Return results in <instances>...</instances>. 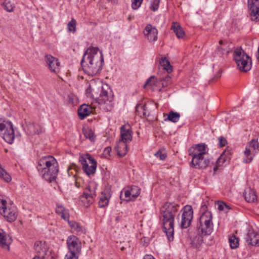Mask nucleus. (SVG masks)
<instances>
[{"label":"nucleus","instance_id":"obj_41","mask_svg":"<svg viewBox=\"0 0 259 259\" xmlns=\"http://www.w3.org/2000/svg\"><path fill=\"white\" fill-rule=\"evenodd\" d=\"M160 0H151L149 8L151 10L155 12L159 8Z\"/></svg>","mask_w":259,"mask_h":259},{"label":"nucleus","instance_id":"obj_20","mask_svg":"<svg viewBox=\"0 0 259 259\" xmlns=\"http://www.w3.org/2000/svg\"><path fill=\"white\" fill-rule=\"evenodd\" d=\"M34 249L37 254L35 256L41 257H45L48 250V247L46 243L42 241L35 242Z\"/></svg>","mask_w":259,"mask_h":259},{"label":"nucleus","instance_id":"obj_9","mask_svg":"<svg viewBox=\"0 0 259 259\" xmlns=\"http://www.w3.org/2000/svg\"><path fill=\"white\" fill-rule=\"evenodd\" d=\"M79 161L82 166V169L85 174L88 175H94L97 168V161L89 154L81 156Z\"/></svg>","mask_w":259,"mask_h":259},{"label":"nucleus","instance_id":"obj_51","mask_svg":"<svg viewBox=\"0 0 259 259\" xmlns=\"http://www.w3.org/2000/svg\"><path fill=\"white\" fill-rule=\"evenodd\" d=\"M143 259H155V258L152 255L147 254L144 257Z\"/></svg>","mask_w":259,"mask_h":259},{"label":"nucleus","instance_id":"obj_11","mask_svg":"<svg viewBox=\"0 0 259 259\" xmlns=\"http://www.w3.org/2000/svg\"><path fill=\"white\" fill-rule=\"evenodd\" d=\"M140 188L137 186L128 187L120 192V199L126 201L134 200L140 195Z\"/></svg>","mask_w":259,"mask_h":259},{"label":"nucleus","instance_id":"obj_28","mask_svg":"<svg viewBox=\"0 0 259 259\" xmlns=\"http://www.w3.org/2000/svg\"><path fill=\"white\" fill-rule=\"evenodd\" d=\"M71 228L72 232L76 233L78 234H81L84 232V229L78 223L74 221H67Z\"/></svg>","mask_w":259,"mask_h":259},{"label":"nucleus","instance_id":"obj_18","mask_svg":"<svg viewBox=\"0 0 259 259\" xmlns=\"http://www.w3.org/2000/svg\"><path fill=\"white\" fill-rule=\"evenodd\" d=\"M144 34L150 42H154L157 39L158 30L151 24H148L144 30Z\"/></svg>","mask_w":259,"mask_h":259},{"label":"nucleus","instance_id":"obj_12","mask_svg":"<svg viewBox=\"0 0 259 259\" xmlns=\"http://www.w3.org/2000/svg\"><path fill=\"white\" fill-rule=\"evenodd\" d=\"M0 135L8 143L12 144L15 138L14 131L11 122H9L8 126L4 123H0Z\"/></svg>","mask_w":259,"mask_h":259},{"label":"nucleus","instance_id":"obj_35","mask_svg":"<svg viewBox=\"0 0 259 259\" xmlns=\"http://www.w3.org/2000/svg\"><path fill=\"white\" fill-rule=\"evenodd\" d=\"M82 132L86 138L89 139L91 141H95V137L94 136V133L91 128L89 127L83 128L82 130Z\"/></svg>","mask_w":259,"mask_h":259},{"label":"nucleus","instance_id":"obj_25","mask_svg":"<svg viewBox=\"0 0 259 259\" xmlns=\"http://www.w3.org/2000/svg\"><path fill=\"white\" fill-rule=\"evenodd\" d=\"M11 243V239L7 236L3 230L0 229V245L3 248L9 249V245Z\"/></svg>","mask_w":259,"mask_h":259},{"label":"nucleus","instance_id":"obj_43","mask_svg":"<svg viewBox=\"0 0 259 259\" xmlns=\"http://www.w3.org/2000/svg\"><path fill=\"white\" fill-rule=\"evenodd\" d=\"M156 83V78L154 76H152L150 77L146 81V83H145L144 87L147 85H150L152 86L155 85Z\"/></svg>","mask_w":259,"mask_h":259},{"label":"nucleus","instance_id":"obj_31","mask_svg":"<svg viewBox=\"0 0 259 259\" xmlns=\"http://www.w3.org/2000/svg\"><path fill=\"white\" fill-rule=\"evenodd\" d=\"M166 115L167 118L165 119V121L168 120L172 122H177L180 118V114L178 112L171 111L168 114L164 115Z\"/></svg>","mask_w":259,"mask_h":259},{"label":"nucleus","instance_id":"obj_21","mask_svg":"<svg viewBox=\"0 0 259 259\" xmlns=\"http://www.w3.org/2000/svg\"><path fill=\"white\" fill-rule=\"evenodd\" d=\"M245 240L248 245L259 246V234L253 231H249L246 234Z\"/></svg>","mask_w":259,"mask_h":259},{"label":"nucleus","instance_id":"obj_52","mask_svg":"<svg viewBox=\"0 0 259 259\" xmlns=\"http://www.w3.org/2000/svg\"><path fill=\"white\" fill-rule=\"evenodd\" d=\"M6 9L8 12H11L12 11H13V8L11 7V6L10 7V8H8L6 6Z\"/></svg>","mask_w":259,"mask_h":259},{"label":"nucleus","instance_id":"obj_6","mask_svg":"<svg viewBox=\"0 0 259 259\" xmlns=\"http://www.w3.org/2000/svg\"><path fill=\"white\" fill-rule=\"evenodd\" d=\"M233 57L240 71L246 72L251 69V58L241 47H237L234 49Z\"/></svg>","mask_w":259,"mask_h":259},{"label":"nucleus","instance_id":"obj_42","mask_svg":"<svg viewBox=\"0 0 259 259\" xmlns=\"http://www.w3.org/2000/svg\"><path fill=\"white\" fill-rule=\"evenodd\" d=\"M143 0H132V7L134 10L138 9L141 5Z\"/></svg>","mask_w":259,"mask_h":259},{"label":"nucleus","instance_id":"obj_36","mask_svg":"<svg viewBox=\"0 0 259 259\" xmlns=\"http://www.w3.org/2000/svg\"><path fill=\"white\" fill-rule=\"evenodd\" d=\"M28 131L31 134H38L41 131V127L38 124L30 123L28 126Z\"/></svg>","mask_w":259,"mask_h":259},{"label":"nucleus","instance_id":"obj_27","mask_svg":"<svg viewBox=\"0 0 259 259\" xmlns=\"http://www.w3.org/2000/svg\"><path fill=\"white\" fill-rule=\"evenodd\" d=\"M126 143L118 141L115 147L116 149L117 154L120 156H124L127 152V145Z\"/></svg>","mask_w":259,"mask_h":259},{"label":"nucleus","instance_id":"obj_2","mask_svg":"<svg viewBox=\"0 0 259 259\" xmlns=\"http://www.w3.org/2000/svg\"><path fill=\"white\" fill-rule=\"evenodd\" d=\"M103 62L102 51L97 47H90L84 53L80 63L84 71L94 75L101 70Z\"/></svg>","mask_w":259,"mask_h":259},{"label":"nucleus","instance_id":"obj_4","mask_svg":"<svg viewBox=\"0 0 259 259\" xmlns=\"http://www.w3.org/2000/svg\"><path fill=\"white\" fill-rule=\"evenodd\" d=\"M37 169L42 177L50 183L56 180L59 172L58 162L51 155L40 158L38 160Z\"/></svg>","mask_w":259,"mask_h":259},{"label":"nucleus","instance_id":"obj_30","mask_svg":"<svg viewBox=\"0 0 259 259\" xmlns=\"http://www.w3.org/2000/svg\"><path fill=\"white\" fill-rule=\"evenodd\" d=\"M110 196L111 195L108 192H102L99 201V207H104L106 206L108 204L109 199H110Z\"/></svg>","mask_w":259,"mask_h":259},{"label":"nucleus","instance_id":"obj_3","mask_svg":"<svg viewBox=\"0 0 259 259\" xmlns=\"http://www.w3.org/2000/svg\"><path fill=\"white\" fill-rule=\"evenodd\" d=\"M179 207L175 203L166 202L160 208L163 231L170 241L174 239V218Z\"/></svg>","mask_w":259,"mask_h":259},{"label":"nucleus","instance_id":"obj_1","mask_svg":"<svg viewBox=\"0 0 259 259\" xmlns=\"http://www.w3.org/2000/svg\"><path fill=\"white\" fill-rule=\"evenodd\" d=\"M88 84L87 97L95 99L106 111H110L113 107V95L110 89L107 85L102 86L100 82L94 79L89 81Z\"/></svg>","mask_w":259,"mask_h":259},{"label":"nucleus","instance_id":"obj_32","mask_svg":"<svg viewBox=\"0 0 259 259\" xmlns=\"http://www.w3.org/2000/svg\"><path fill=\"white\" fill-rule=\"evenodd\" d=\"M172 29H173L174 32L178 38H182L184 36L185 32L181 26L177 22L173 23Z\"/></svg>","mask_w":259,"mask_h":259},{"label":"nucleus","instance_id":"obj_45","mask_svg":"<svg viewBox=\"0 0 259 259\" xmlns=\"http://www.w3.org/2000/svg\"><path fill=\"white\" fill-rule=\"evenodd\" d=\"M230 154V152L229 150H225L223 153L221 155V156L220 157V158L218 159L217 161V163L219 164L222 160L224 161L225 160V156H227Z\"/></svg>","mask_w":259,"mask_h":259},{"label":"nucleus","instance_id":"obj_26","mask_svg":"<svg viewBox=\"0 0 259 259\" xmlns=\"http://www.w3.org/2000/svg\"><path fill=\"white\" fill-rule=\"evenodd\" d=\"M197 234L193 238L191 242L192 245L195 247H198L201 245L204 241V237L206 235L202 234L201 232H198V229L196 230Z\"/></svg>","mask_w":259,"mask_h":259},{"label":"nucleus","instance_id":"obj_47","mask_svg":"<svg viewBox=\"0 0 259 259\" xmlns=\"http://www.w3.org/2000/svg\"><path fill=\"white\" fill-rule=\"evenodd\" d=\"M79 255L73 254V253H67L65 255V259H78Z\"/></svg>","mask_w":259,"mask_h":259},{"label":"nucleus","instance_id":"obj_22","mask_svg":"<svg viewBox=\"0 0 259 259\" xmlns=\"http://www.w3.org/2000/svg\"><path fill=\"white\" fill-rule=\"evenodd\" d=\"M244 196L245 200L248 202H254L257 201L256 193L250 188H247L245 190Z\"/></svg>","mask_w":259,"mask_h":259},{"label":"nucleus","instance_id":"obj_40","mask_svg":"<svg viewBox=\"0 0 259 259\" xmlns=\"http://www.w3.org/2000/svg\"><path fill=\"white\" fill-rule=\"evenodd\" d=\"M136 113L140 117H145L146 115L145 106L142 104L136 106Z\"/></svg>","mask_w":259,"mask_h":259},{"label":"nucleus","instance_id":"obj_48","mask_svg":"<svg viewBox=\"0 0 259 259\" xmlns=\"http://www.w3.org/2000/svg\"><path fill=\"white\" fill-rule=\"evenodd\" d=\"M229 209V207L223 202H220L218 203V209L220 210H224L225 208Z\"/></svg>","mask_w":259,"mask_h":259},{"label":"nucleus","instance_id":"obj_56","mask_svg":"<svg viewBox=\"0 0 259 259\" xmlns=\"http://www.w3.org/2000/svg\"><path fill=\"white\" fill-rule=\"evenodd\" d=\"M132 19V17L131 15H129L128 17V20L130 21Z\"/></svg>","mask_w":259,"mask_h":259},{"label":"nucleus","instance_id":"obj_14","mask_svg":"<svg viewBox=\"0 0 259 259\" xmlns=\"http://www.w3.org/2000/svg\"><path fill=\"white\" fill-rule=\"evenodd\" d=\"M182 211L183 212L180 225L182 228H187L190 226L193 217V209L191 206L186 205Z\"/></svg>","mask_w":259,"mask_h":259},{"label":"nucleus","instance_id":"obj_33","mask_svg":"<svg viewBox=\"0 0 259 259\" xmlns=\"http://www.w3.org/2000/svg\"><path fill=\"white\" fill-rule=\"evenodd\" d=\"M219 44L220 46L218 47L217 49V51L219 56H223L225 54H227L229 53L230 49L227 48V47L224 45L223 40H220Z\"/></svg>","mask_w":259,"mask_h":259},{"label":"nucleus","instance_id":"obj_37","mask_svg":"<svg viewBox=\"0 0 259 259\" xmlns=\"http://www.w3.org/2000/svg\"><path fill=\"white\" fill-rule=\"evenodd\" d=\"M76 21L74 18H72L71 20L67 24V28L68 31L72 33H75L76 31Z\"/></svg>","mask_w":259,"mask_h":259},{"label":"nucleus","instance_id":"obj_49","mask_svg":"<svg viewBox=\"0 0 259 259\" xmlns=\"http://www.w3.org/2000/svg\"><path fill=\"white\" fill-rule=\"evenodd\" d=\"M75 98V97L73 95H69L67 97L68 102L72 105L74 104Z\"/></svg>","mask_w":259,"mask_h":259},{"label":"nucleus","instance_id":"obj_38","mask_svg":"<svg viewBox=\"0 0 259 259\" xmlns=\"http://www.w3.org/2000/svg\"><path fill=\"white\" fill-rule=\"evenodd\" d=\"M230 245L231 248L235 249L239 246V239L234 235L230 236L229 239Z\"/></svg>","mask_w":259,"mask_h":259},{"label":"nucleus","instance_id":"obj_15","mask_svg":"<svg viewBox=\"0 0 259 259\" xmlns=\"http://www.w3.org/2000/svg\"><path fill=\"white\" fill-rule=\"evenodd\" d=\"M251 148L253 150L258 149L259 150V142L255 140H252L251 142L248 143L244 152V158L243 162L249 163L253 159V155L251 152Z\"/></svg>","mask_w":259,"mask_h":259},{"label":"nucleus","instance_id":"obj_44","mask_svg":"<svg viewBox=\"0 0 259 259\" xmlns=\"http://www.w3.org/2000/svg\"><path fill=\"white\" fill-rule=\"evenodd\" d=\"M154 155L161 160H164L166 157V154L165 153H162L160 150H158Z\"/></svg>","mask_w":259,"mask_h":259},{"label":"nucleus","instance_id":"obj_57","mask_svg":"<svg viewBox=\"0 0 259 259\" xmlns=\"http://www.w3.org/2000/svg\"><path fill=\"white\" fill-rule=\"evenodd\" d=\"M123 249H124V247H122L121 250H123Z\"/></svg>","mask_w":259,"mask_h":259},{"label":"nucleus","instance_id":"obj_10","mask_svg":"<svg viewBox=\"0 0 259 259\" xmlns=\"http://www.w3.org/2000/svg\"><path fill=\"white\" fill-rule=\"evenodd\" d=\"M95 196L94 189H92L91 186H87L79 197L80 204L85 207H88L94 202Z\"/></svg>","mask_w":259,"mask_h":259},{"label":"nucleus","instance_id":"obj_39","mask_svg":"<svg viewBox=\"0 0 259 259\" xmlns=\"http://www.w3.org/2000/svg\"><path fill=\"white\" fill-rule=\"evenodd\" d=\"M0 178L5 181L9 182L11 180V177L9 174L5 170L0 164Z\"/></svg>","mask_w":259,"mask_h":259},{"label":"nucleus","instance_id":"obj_23","mask_svg":"<svg viewBox=\"0 0 259 259\" xmlns=\"http://www.w3.org/2000/svg\"><path fill=\"white\" fill-rule=\"evenodd\" d=\"M91 106L86 105H82L78 109V114L80 119H84L86 116H89L92 112Z\"/></svg>","mask_w":259,"mask_h":259},{"label":"nucleus","instance_id":"obj_50","mask_svg":"<svg viewBox=\"0 0 259 259\" xmlns=\"http://www.w3.org/2000/svg\"><path fill=\"white\" fill-rule=\"evenodd\" d=\"M170 81V77L169 76H167L163 79L162 84L163 85H167V83H165V82H169Z\"/></svg>","mask_w":259,"mask_h":259},{"label":"nucleus","instance_id":"obj_16","mask_svg":"<svg viewBox=\"0 0 259 259\" xmlns=\"http://www.w3.org/2000/svg\"><path fill=\"white\" fill-rule=\"evenodd\" d=\"M248 8L251 11V19L259 21V0H248Z\"/></svg>","mask_w":259,"mask_h":259},{"label":"nucleus","instance_id":"obj_24","mask_svg":"<svg viewBox=\"0 0 259 259\" xmlns=\"http://www.w3.org/2000/svg\"><path fill=\"white\" fill-rule=\"evenodd\" d=\"M11 243V239L7 236L3 230L0 229V245L3 248L9 249V245Z\"/></svg>","mask_w":259,"mask_h":259},{"label":"nucleus","instance_id":"obj_29","mask_svg":"<svg viewBox=\"0 0 259 259\" xmlns=\"http://www.w3.org/2000/svg\"><path fill=\"white\" fill-rule=\"evenodd\" d=\"M56 213L65 221H67L69 218L68 211L62 205L57 204L56 208Z\"/></svg>","mask_w":259,"mask_h":259},{"label":"nucleus","instance_id":"obj_46","mask_svg":"<svg viewBox=\"0 0 259 259\" xmlns=\"http://www.w3.org/2000/svg\"><path fill=\"white\" fill-rule=\"evenodd\" d=\"M219 144L220 147H224L227 144V141L226 138L223 137H220L218 138Z\"/></svg>","mask_w":259,"mask_h":259},{"label":"nucleus","instance_id":"obj_19","mask_svg":"<svg viewBox=\"0 0 259 259\" xmlns=\"http://www.w3.org/2000/svg\"><path fill=\"white\" fill-rule=\"evenodd\" d=\"M132 131L130 125H124L120 128V140L119 141L127 143L132 140Z\"/></svg>","mask_w":259,"mask_h":259},{"label":"nucleus","instance_id":"obj_8","mask_svg":"<svg viewBox=\"0 0 259 259\" xmlns=\"http://www.w3.org/2000/svg\"><path fill=\"white\" fill-rule=\"evenodd\" d=\"M212 216L210 211H205L200 217L199 224L197 225L198 232L204 235H209L213 232Z\"/></svg>","mask_w":259,"mask_h":259},{"label":"nucleus","instance_id":"obj_55","mask_svg":"<svg viewBox=\"0 0 259 259\" xmlns=\"http://www.w3.org/2000/svg\"><path fill=\"white\" fill-rule=\"evenodd\" d=\"M110 150V148L109 147H108L106 149V151L109 152Z\"/></svg>","mask_w":259,"mask_h":259},{"label":"nucleus","instance_id":"obj_5","mask_svg":"<svg viewBox=\"0 0 259 259\" xmlns=\"http://www.w3.org/2000/svg\"><path fill=\"white\" fill-rule=\"evenodd\" d=\"M208 148L205 144H198L191 147L189 155L192 157V166L196 168H205L210 163Z\"/></svg>","mask_w":259,"mask_h":259},{"label":"nucleus","instance_id":"obj_13","mask_svg":"<svg viewBox=\"0 0 259 259\" xmlns=\"http://www.w3.org/2000/svg\"><path fill=\"white\" fill-rule=\"evenodd\" d=\"M68 253L79 255L81 251V244L79 239L75 236H70L67 240Z\"/></svg>","mask_w":259,"mask_h":259},{"label":"nucleus","instance_id":"obj_54","mask_svg":"<svg viewBox=\"0 0 259 259\" xmlns=\"http://www.w3.org/2000/svg\"><path fill=\"white\" fill-rule=\"evenodd\" d=\"M217 169H218V167H217V166H214V167H213V170H214V171H216L217 170Z\"/></svg>","mask_w":259,"mask_h":259},{"label":"nucleus","instance_id":"obj_7","mask_svg":"<svg viewBox=\"0 0 259 259\" xmlns=\"http://www.w3.org/2000/svg\"><path fill=\"white\" fill-rule=\"evenodd\" d=\"M0 213L9 222L15 221L18 215L17 208L13 203H8L2 196H0Z\"/></svg>","mask_w":259,"mask_h":259},{"label":"nucleus","instance_id":"obj_34","mask_svg":"<svg viewBox=\"0 0 259 259\" xmlns=\"http://www.w3.org/2000/svg\"><path fill=\"white\" fill-rule=\"evenodd\" d=\"M159 64L163 67V69L166 70L167 73H169L172 71V67L166 57L161 58L159 61Z\"/></svg>","mask_w":259,"mask_h":259},{"label":"nucleus","instance_id":"obj_17","mask_svg":"<svg viewBox=\"0 0 259 259\" xmlns=\"http://www.w3.org/2000/svg\"><path fill=\"white\" fill-rule=\"evenodd\" d=\"M45 61L52 72L57 73L60 70V62L58 59L51 55L45 56Z\"/></svg>","mask_w":259,"mask_h":259},{"label":"nucleus","instance_id":"obj_53","mask_svg":"<svg viewBox=\"0 0 259 259\" xmlns=\"http://www.w3.org/2000/svg\"><path fill=\"white\" fill-rule=\"evenodd\" d=\"M33 259H45V257H41L39 256H34Z\"/></svg>","mask_w":259,"mask_h":259}]
</instances>
